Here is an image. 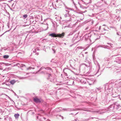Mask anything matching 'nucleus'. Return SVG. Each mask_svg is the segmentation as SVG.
Returning <instances> with one entry per match:
<instances>
[{
  "instance_id": "f257e3e1",
  "label": "nucleus",
  "mask_w": 121,
  "mask_h": 121,
  "mask_svg": "<svg viewBox=\"0 0 121 121\" xmlns=\"http://www.w3.org/2000/svg\"><path fill=\"white\" fill-rule=\"evenodd\" d=\"M64 35V33H62L61 34H59L56 35L55 33H52L50 34L49 35L52 37H59L61 38H63Z\"/></svg>"
},
{
  "instance_id": "f03ea898",
  "label": "nucleus",
  "mask_w": 121,
  "mask_h": 121,
  "mask_svg": "<svg viewBox=\"0 0 121 121\" xmlns=\"http://www.w3.org/2000/svg\"><path fill=\"white\" fill-rule=\"evenodd\" d=\"M112 105L111 106V107L113 106L114 108H116L117 109H118L121 107V106L120 105L118 104H115L114 105Z\"/></svg>"
},
{
  "instance_id": "7ed1b4c3",
  "label": "nucleus",
  "mask_w": 121,
  "mask_h": 121,
  "mask_svg": "<svg viewBox=\"0 0 121 121\" xmlns=\"http://www.w3.org/2000/svg\"><path fill=\"white\" fill-rule=\"evenodd\" d=\"M34 101L37 103H40L42 101L41 100L37 98V97H35L34 99Z\"/></svg>"
},
{
  "instance_id": "20e7f679",
  "label": "nucleus",
  "mask_w": 121,
  "mask_h": 121,
  "mask_svg": "<svg viewBox=\"0 0 121 121\" xmlns=\"http://www.w3.org/2000/svg\"><path fill=\"white\" fill-rule=\"evenodd\" d=\"M65 17H67V20L68 21H70V18L71 17L70 16H69L68 13L66 14L65 15Z\"/></svg>"
},
{
  "instance_id": "39448f33",
  "label": "nucleus",
  "mask_w": 121,
  "mask_h": 121,
  "mask_svg": "<svg viewBox=\"0 0 121 121\" xmlns=\"http://www.w3.org/2000/svg\"><path fill=\"white\" fill-rule=\"evenodd\" d=\"M108 44L109 45V46H107V45H106V46H105V47H104V48H107V49H109V48H110L111 47H109V46L111 47H112V44H108Z\"/></svg>"
},
{
  "instance_id": "423d86ee",
  "label": "nucleus",
  "mask_w": 121,
  "mask_h": 121,
  "mask_svg": "<svg viewBox=\"0 0 121 121\" xmlns=\"http://www.w3.org/2000/svg\"><path fill=\"white\" fill-rule=\"evenodd\" d=\"M89 85H91L93 84L94 83V82L93 81H91V80H89V81H88Z\"/></svg>"
},
{
  "instance_id": "0eeeda50",
  "label": "nucleus",
  "mask_w": 121,
  "mask_h": 121,
  "mask_svg": "<svg viewBox=\"0 0 121 121\" xmlns=\"http://www.w3.org/2000/svg\"><path fill=\"white\" fill-rule=\"evenodd\" d=\"M19 115L18 114H15L14 115V116L16 119H17L18 118Z\"/></svg>"
},
{
  "instance_id": "6e6552de",
  "label": "nucleus",
  "mask_w": 121,
  "mask_h": 121,
  "mask_svg": "<svg viewBox=\"0 0 121 121\" xmlns=\"http://www.w3.org/2000/svg\"><path fill=\"white\" fill-rule=\"evenodd\" d=\"M16 82L15 80H13L10 81V83L12 85H13Z\"/></svg>"
},
{
  "instance_id": "1a4fd4ad",
  "label": "nucleus",
  "mask_w": 121,
  "mask_h": 121,
  "mask_svg": "<svg viewBox=\"0 0 121 121\" xmlns=\"http://www.w3.org/2000/svg\"><path fill=\"white\" fill-rule=\"evenodd\" d=\"M9 56L8 55H4L3 56V57L4 58L7 59V58H9Z\"/></svg>"
},
{
  "instance_id": "9d476101",
  "label": "nucleus",
  "mask_w": 121,
  "mask_h": 121,
  "mask_svg": "<svg viewBox=\"0 0 121 121\" xmlns=\"http://www.w3.org/2000/svg\"><path fill=\"white\" fill-rule=\"evenodd\" d=\"M66 9L65 10V11L67 12V13H68L69 12V9L68 8H66Z\"/></svg>"
},
{
  "instance_id": "9b49d317",
  "label": "nucleus",
  "mask_w": 121,
  "mask_h": 121,
  "mask_svg": "<svg viewBox=\"0 0 121 121\" xmlns=\"http://www.w3.org/2000/svg\"><path fill=\"white\" fill-rule=\"evenodd\" d=\"M28 15H27L26 14L23 15V17H24V18H25L27 17Z\"/></svg>"
},
{
  "instance_id": "f8f14e48",
  "label": "nucleus",
  "mask_w": 121,
  "mask_h": 121,
  "mask_svg": "<svg viewBox=\"0 0 121 121\" xmlns=\"http://www.w3.org/2000/svg\"><path fill=\"white\" fill-rule=\"evenodd\" d=\"M36 50H38V49H37H37H35V51H33L34 52H36Z\"/></svg>"
},
{
  "instance_id": "ddd939ff",
  "label": "nucleus",
  "mask_w": 121,
  "mask_h": 121,
  "mask_svg": "<svg viewBox=\"0 0 121 121\" xmlns=\"http://www.w3.org/2000/svg\"><path fill=\"white\" fill-rule=\"evenodd\" d=\"M52 50L53 51H54V53H55V50H54V49H52Z\"/></svg>"
},
{
  "instance_id": "4468645a",
  "label": "nucleus",
  "mask_w": 121,
  "mask_h": 121,
  "mask_svg": "<svg viewBox=\"0 0 121 121\" xmlns=\"http://www.w3.org/2000/svg\"><path fill=\"white\" fill-rule=\"evenodd\" d=\"M31 69V68L30 67H29V68H27V70H28V69Z\"/></svg>"
},
{
  "instance_id": "2eb2a0df",
  "label": "nucleus",
  "mask_w": 121,
  "mask_h": 121,
  "mask_svg": "<svg viewBox=\"0 0 121 121\" xmlns=\"http://www.w3.org/2000/svg\"><path fill=\"white\" fill-rule=\"evenodd\" d=\"M4 84H5L6 85H7L6 83H4V82L2 83V84L3 85Z\"/></svg>"
},
{
  "instance_id": "dca6fc26",
  "label": "nucleus",
  "mask_w": 121,
  "mask_h": 121,
  "mask_svg": "<svg viewBox=\"0 0 121 121\" xmlns=\"http://www.w3.org/2000/svg\"><path fill=\"white\" fill-rule=\"evenodd\" d=\"M47 29H46V30L48 28V24H47Z\"/></svg>"
},
{
  "instance_id": "f3484780",
  "label": "nucleus",
  "mask_w": 121,
  "mask_h": 121,
  "mask_svg": "<svg viewBox=\"0 0 121 121\" xmlns=\"http://www.w3.org/2000/svg\"><path fill=\"white\" fill-rule=\"evenodd\" d=\"M47 69H50V68H49V67H48V68H47Z\"/></svg>"
},
{
  "instance_id": "a211bd4d",
  "label": "nucleus",
  "mask_w": 121,
  "mask_h": 121,
  "mask_svg": "<svg viewBox=\"0 0 121 121\" xmlns=\"http://www.w3.org/2000/svg\"><path fill=\"white\" fill-rule=\"evenodd\" d=\"M104 30H106L105 29V28H103Z\"/></svg>"
},
{
  "instance_id": "6ab92c4d",
  "label": "nucleus",
  "mask_w": 121,
  "mask_h": 121,
  "mask_svg": "<svg viewBox=\"0 0 121 121\" xmlns=\"http://www.w3.org/2000/svg\"><path fill=\"white\" fill-rule=\"evenodd\" d=\"M101 28V26H99V30H100Z\"/></svg>"
},
{
  "instance_id": "aec40b11",
  "label": "nucleus",
  "mask_w": 121,
  "mask_h": 121,
  "mask_svg": "<svg viewBox=\"0 0 121 121\" xmlns=\"http://www.w3.org/2000/svg\"><path fill=\"white\" fill-rule=\"evenodd\" d=\"M106 26V25H103V26Z\"/></svg>"
},
{
  "instance_id": "412c9836",
  "label": "nucleus",
  "mask_w": 121,
  "mask_h": 121,
  "mask_svg": "<svg viewBox=\"0 0 121 121\" xmlns=\"http://www.w3.org/2000/svg\"><path fill=\"white\" fill-rule=\"evenodd\" d=\"M87 52H85V54H87Z\"/></svg>"
},
{
  "instance_id": "4be33fe9",
  "label": "nucleus",
  "mask_w": 121,
  "mask_h": 121,
  "mask_svg": "<svg viewBox=\"0 0 121 121\" xmlns=\"http://www.w3.org/2000/svg\"><path fill=\"white\" fill-rule=\"evenodd\" d=\"M43 118H44L45 119V117H43Z\"/></svg>"
},
{
  "instance_id": "5701e85b",
  "label": "nucleus",
  "mask_w": 121,
  "mask_h": 121,
  "mask_svg": "<svg viewBox=\"0 0 121 121\" xmlns=\"http://www.w3.org/2000/svg\"><path fill=\"white\" fill-rule=\"evenodd\" d=\"M85 65H86H86H85Z\"/></svg>"
},
{
  "instance_id": "b1692460",
  "label": "nucleus",
  "mask_w": 121,
  "mask_h": 121,
  "mask_svg": "<svg viewBox=\"0 0 121 121\" xmlns=\"http://www.w3.org/2000/svg\"><path fill=\"white\" fill-rule=\"evenodd\" d=\"M73 82H74V81H73Z\"/></svg>"
},
{
  "instance_id": "393cba45",
  "label": "nucleus",
  "mask_w": 121,
  "mask_h": 121,
  "mask_svg": "<svg viewBox=\"0 0 121 121\" xmlns=\"http://www.w3.org/2000/svg\"><path fill=\"white\" fill-rule=\"evenodd\" d=\"M12 0H11V1H12Z\"/></svg>"
}]
</instances>
